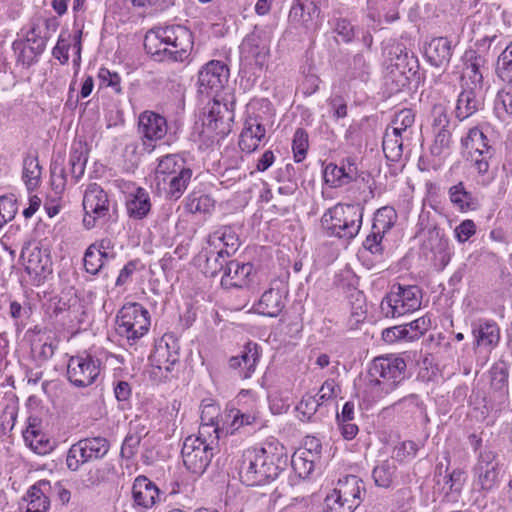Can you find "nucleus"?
<instances>
[{
	"mask_svg": "<svg viewBox=\"0 0 512 512\" xmlns=\"http://www.w3.org/2000/svg\"><path fill=\"white\" fill-rule=\"evenodd\" d=\"M287 464L285 447L278 442H266L243 451L237 465L239 479L246 486H264L275 481Z\"/></svg>",
	"mask_w": 512,
	"mask_h": 512,
	"instance_id": "f257e3e1",
	"label": "nucleus"
},
{
	"mask_svg": "<svg viewBox=\"0 0 512 512\" xmlns=\"http://www.w3.org/2000/svg\"><path fill=\"white\" fill-rule=\"evenodd\" d=\"M214 405L204 408L201 415L202 423L198 436H188L182 446L181 455L185 467L193 474L202 475L209 466L214 450L220 438V427L215 417L209 414L217 413Z\"/></svg>",
	"mask_w": 512,
	"mask_h": 512,
	"instance_id": "f03ea898",
	"label": "nucleus"
},
{
	"mask_svg": "<svg viewBox=\"0 0 512 512\" xmlns=\"http://www.w3.org/2000/svg\"><path fill=\"white\" fill-rule=\"evenodd\" d=\"M192 32L181 25L155 27L144 39V48L157 61H185L193 49Z\"/></svg>",
	"mask_w": 512,
	"mask_h": 512,
	"instance_id": "7ed1b4c3",
	"label": "nucleus"
},
{
	"mask_svg": "<svg viewBox=\"0 0 512 512\" xmlns=\"http://www.w3.org/2000/svg\"><path fill=\"white\" fill-rule=\"evenodd\" d=\"M406 367L404 359L395 355L374 358L367 373V390L374 398L391 393L405 379Z\"/></svg>",
	"mask_w": 512,
	"mask_h": 512,
	"instance_id": "20e7f679",
	"label": "nucleus"
},
{
	"mask_svg": "<svg viewBox=\"0 0 512 512\" xmlns=\"http://www.w3.org/2000/svg\"><path fill=\"white\" fill-rule=\"evenodd\" d=\"M115 324L116 333L134 345L149 331L150 314L139 303H126L118 311Z\"/></svg>",
	"mask_w": 512,
	"mask_h": 512,
	"instance_id": "39448f33",
	"label": "nucleus"
},
{
	"mask_svg": "<svg viewBox=\"0 0 512 512\" xmlns=\"http://www.w3.org/2000/svg\"><path fill=\"white\" fill-rule=\"evenodd\" d=\"M421 298V289L417 285L396 283L383 298L381 309L387 317H399L419 309Z\"/></svg>",
	"mask_w": 512,
	"mask_h": 512,
	"instance_id": "423d86ee",
	"label": "nucleus"
},
{
	"mask_svg": "<svg viewBox=\"0 0 512 512\" xmlns=\"http://www.w3.org/2000/svg\"><path fill=\"white\" fill-rule=\"evenodd\" d=\"M110 450V442L102 436L87 437L72 444L66 455V466L78 471L86 463L103 459Z\"/></svg>",
	"mask_w": 512,
	"mask_h": 512,
	"instance_id": "0eeeda50",
	"label": "nucleus"
},
{
	"mask_svg": "<svg viewBox=\"0 0 512 512\" xmlns=\"http://www.w3.org/2000/svg\"><path fill=\"white\" fill-rule=\"evenodd\" d=\"M473 476L480 493L486 495L497 489L502 479L498 453L488 448L482 450L473 467Z\"/></svg>",
	"mask_w": 512,
	"mask_h": 512,
	"instance_id": "6e6552de",
	"label": "nucleus"
},
{
	"mask_svg": "<svg viewBox=\"0 0 512 512\" xmlns=\"http://www.w3.org/2000/svg\"><path fill=\"white\" fill-rule=\"evenodd\" d=\"M462 145L468 150L469 160L480 176L488 182L492 179L489 175V160L493 156V148L489 145L487 136L477 127L471 128Z\"/></svg>",
	"mask_w": 512,
	"mask_h": 512,
	"instance_id": "1a4fd4ad",
	"label": "nucleus"
},
{
	"mask_svg": "<svg viewBox=\"0 0 512 512\" xmlns=\"http://www.w3.org/2000/svg\"><path fill=\"white\" fill-rule=\"evenodd\" d=\"M100 375V361L94 356L84 353L71 356L67 364V378L78 388H84L96 382Z\"/></svg>",
	"mask_w": 512,
	"mask_h": 512,
	"instance_id": "9d476101",
	"label": "nucleus"
},
{
	"mask_svg": "<svg viewBox=\"0 0 512 512\" xmlns=\"http://www.w3.org/2000/svg\"><path fill=\"white\" fill-rule=\"evenodd\" d=\"M108 194L97 183L87 186L83 197V225L86 229L95 227L96 221L105 218L109 213Z\"/></svg>",
	"mask_w": 512,
	"mask_h": 512,
	"instance_id": "9b49d317",
	"label": "nucleus"
},
{
	"mask_svg": "<svg viewBox=\"0 0 512 512\" xmlns=\"http://www.w3.org/2000/svg\"><path fill=\"white\" fill-rule=\"evenodd\" d=\"M229 79V69L226 64L212 60L205 64L198 73L199 92L201 94L221 91Z\"/></svg>",
	"mask_w": 512,
	"mask_h": 512,
	"instance_id": "f8f14e48",
	"label": "nucleus"
},
{
	"mask_svg": "<svg viewBox=\"0 0 512 512\" xmlns=\"http://www.w3.org/2000/svg\"><path fill=\"white\" fill-rule=\"evenodd\" d=\"M20 257L24 261L25 271L39 281L52 272L49 255L38 246H32L30 241L23 244Z\"/></svg>",
	"mask_w": 512,
	"mask_h": 512,
	"instance_id": "ddd939ff",
	"label": "nucleus"
},
{
	"mask_svg": "<svg viewBox=\"0 0 512 512\" xmlns=\"http://www.w3.org/2000/svg\"><path fill=\"white\" fill-rule=\"evenodd\" d=\"M179 346L171 335H165L149 356L150 364L158 370L171 372L179 362Z\"/></svg>",
	"mask_w": 512,
	"mask_h": 512,
	"instance_id": "4468645a",
	"label": "nucleus"
},
{
	"mask_svg": "<svg viewBox=\"0 0 512 512\" xmlns=\"http://www.w3.org/2000/svg\"><path fill=\"white\" fill-rule=\"evenodd\" d=\"M241 57L246 61H254L262 66L269 54V44L265 35L260 30H254L248 34L240 45Z\"/></svg>",
	"mask_w": 512,
	"mask_h": 512,
	"instance_id": "2eb2a0df",
	"label": "nucleus"
},
{
	"mask_svg": "<svg viewBox=\"0 0 512 512\" xmlns=\"http://www.w3.org/2000/svg\"><path fill=\"white\" fill-rule=\"evenodd\" d=\"M261 354V347L254 342L244 345L240 355L232 356L229 359V367L238 370L242 379H248L254 373Z\"/></svg>",
	"mask_w": 512,
	"mask_h": 512,
	"instance_id": "dca6fc26",
	"label": "nucleus"
},
{
	"mask_svg": "<svg viewBox=\"0 0 512 512\" xmlns=\"http://www.w3.org/2000/svg\"><path fill=\"white\" fill-rule=\"evenodd\" d=\"M253 269V264L250 262L229 260L221 277V285L226 289L243 288L249 284Z\"/></svg>",
	"mask_w": 512,
	"mask_h": 512,
	"instance_id": "f3484780",
	"label": "nucleus"
},
{
	"mask_svg": "<svg viewBox=\"0 0 512 512\" xmlns=\"http://www.w3.org/2000/svg\"><path fill=\"white\" fill-rule=\"evenodd\" d=\"M334 491L338 494V498H342L354 511L363 500L365 484L358 476L347 475L338 480Z\"/></svg>",
	"mask_w": 512,
	"mask_h": 512,
	"instance_id": "a211bd4d",
	"label": "nucleus"
},
{
	"mask_svg": "<svg viewBox=\"0 0 512 512\" xmlns=\"http://www.w3.org/2000/svg\"><path fill=\"white\" fill-rule=\"evenodd\" d=\"M132 498L135 505L149 509L160 499L158 487L144 475L135 478L132 486Z\"/></svg>",
	"mask_w": 512,
	"mask_h": 512,
	"instance_id": "6ab92c4d",
	"label": "nucleus"
},
{
	"mask_svg": "<svg viewBox=\"0 0 512 512\" xmlns=\"http://www.w3.org/2000/svg\"><path fill=\"white\" fill-rule=\"evenodd\" d=\"M474 347L493 348L500 340V329L493 320L480 318L472 322Z\"/></svg>",
	"mask_w": 512,
	"mask_h": 512,
	"instance_id": "aec40b11",
	"label": "nucleus"
},
{
	"mask_svg": "<svg viewBox=\"0 0 512 512\" xmlns=\"http://www.w3.org/2000/svg\"><path fill=\"white\" fill-rule=\"evenodd\" d=\"M139 132L150 141L162 139L168 130L165 117L153 111H144L139 116Z\"/></svg>",
	"mask_w": 512,
	"mask_h": 512,
	"instance_id": "412c9836",
	"label": "nucleus"
},
{
	"mask_svg": "<svg viewBox=\"0 0 512 512\" xmlns=\"http://www.w3.org/2000/svg\"><path fill=\"white\" fill-rule=\"evenodd\" d=\"M452 41L447 37L433 38L425 48L427 61L434 67L447 66L453 55Z\"/></svg>",
	"mask_w": 512,
	"mask_h": 512,
	"instance_id": "4be33fe9",
	"label": "nucleus"
},
{
	"mask_svg": "<svg viewBox=\"0 0 512 512\" xmlns=\"http://www.w3.org/2000/svg\"><path fill=\"white\" fill-rule=\"evenodd\" d=\"M52 484L43 479L36 482L27 492L25 500L27 507L25 512H47L50 506Z\"/></svg>",
	"mask_w": 512,
	"mask_h": 512,
	"instance_id": "5701e85b",
	"label": "nucleus"
},
{
	"mask_svg": "<svg viewBox=\"0 0 512 512\" xmlns=\"http://www.w3.org/2000/svg\"><path fill=\"white\" fill-rule=\"evenodd\" d=\"M463 75L468 78L475 88L482 87L483 73L486 70V59L475 50H467L463 55Z\"/></svg>",
	"mask_w": 512,
	"mask_h": 512,
	"instance_id": "b1692460",
	"label": "nucleus"
},
{
	"mask_svg": "<svg viewBox=\"0 0 512 512\" xmlns=\"http://www.w3.org/2000/svg\"><path fill=\"white\" fill-rule=\"evenodd\" d=\"M476 89L475 87L465 88L463 86V90L458 95L455 116L460 121L472 116L481 108L482 101Z\"/></svg>",
	"mask_w": 512,
	"mask_h": 512,
	"instance_id": "393cba45",
	"label": "nucleus"
},
{
	"mask_svg": "<svg viewBox=\"0 0 512 512\" xmlns=\"http://www.w3.org/2000/svg\"><path fill=\"white\" fill-rule=\"evenodd\" d=\"M364 208L359 204H347L345 220L341 223V233L338 239L350 241L354 239L361 228Z\"/></svg>",
	"mask_w": 512,
	"mask_h": 512,
	"instance_id": "a878e982",
	"label": "nucleus"
},
{
	"mask_svg": "<svg viewBox=\"0 0 512 512\" xmlns=\"http://www.w3.org/2000/svg\"><path fill=\"white\" fill-rule=\"evenodd\" d=\"M364 208L359 204H347L345 220L341 223V233L338 239L350 241L354 239L361 228Z\"/></svg>",
	"mask_w": 512,
	"mask_h": 512,
	"instance_id": "bb28decb",
	"label": "nucleus"
},
{
	"mask_svg": "<svg viewBox=\"0 0 512 512\" xmlns=\"http://www.w3.org/2000/svg\"><path fill=\"white\" fill-rule=\"evenodd\" d=\"M208 242L216 248L222 244V250L226 256H232L240 247V239L235 229L231 226H222L209 235Z\"/></svg>",
	"mask_w": 512,
	"mask_h": 512,
	"instance_id": "cd10ccee",
	"label": "nucleus"
},
{
	"mask_svg": "<svg viewBox=\"0 0 512 512\" xmlns=\"http://www.w3.org/2000/svg\"><path fill=\"white\" fill-rule=\"evenodd\" d=\"M126 209L129 217L142 220L151 210V201L149 193L142 187L130 193L126 200Z\"/></svg>",
	"mask_w": 512,
	"mask_h": 512,
	"instance_id": "c85d7f7f",
	"label": "nucleus"
},
{
	"mask_svg": "<svg viewBox=\"0 0 512 512\" xmlns=\"http://www.w3.org/2000/svg\"><path fill=\"white\" fill-rule=\"evenodd\" d=\"M347 204L338 203L327 209L321 217L320 224L323 233L328 237H339L341 223L345 220Z\"/></svg>",
	"mask_w": 512,
	"mask_h": 512,
	"instance_id": "c756f323",
	"label": "nucleus"
},
{
	"mask_svg": "<svg viewBox=\"0 0 512 512\" xmlns=\"http://www.w3.org/2000/svg\"><path fill=\"white\" fill-rule=\"evenodd\" d=\"M450 202L461 212L474 211L479 207L478 198L460 181L448 190Z\"/></svg>",
	"mask_w": 512,
	"mask_h": 512,
	"instance_id": "7c9ffc66",
	"label": "nucleus"
},
{
	"mask_svg": "<svg viewBox=\"0 0 512 512\" xmlns=\"http://www.w3.org/2000/svg\"><path fill=\"white\" fill-rule=\"evenodd\" d=\"M284 307L285 303L281 292L276 289H269L262 294L257 304H255L254 310L263 316L277 317Z\"/></svg>",
	"mask_w": 512,
	"mask_h": 512,
	"instance_id": "2f4dec72",
	"label": "nucleus"
},
{
	"mask_svg": "<svg viewBox=\"0 0 512 512\" xmlns=\"http://www.w3.org/2000/svg\"><path fill=\"white\" fill-rule=\"evenodd\" d=\"M356 169L353 165H349L348 168L344 166H337L336 164L330 163L324 170V180L332 187H340L349 184L356 179Z\"/></svg>",
	"mask_w": 512,
	"mask_h": 512,
	"instance_id": "473e14b6",
	"label": "nucleus"
},
{
	"mask_svg": "<svg viewBox=\"0 0 512 512\" xmlns=\"http://www.w3.org/2000/svg\"><path fill=\"white\" fill-rule=\"evenodd\" d=\"M317 453H313L311 449H300L291 457V466L295 474L300 479H306L314 470V462Z\"/></svg>",
	"mask_w": 512,
	"mask_h": 512,
	"instance_id": "72a5a7b5",
	"label": "nucleus"
},
{
	"mask_svg": "<svg viewBox=\"0 0 512 512\" xmlns=\"http://www.w3.org/2000/svg\"><path fill=\"white\" fill-rule=\"evenodd\" d=\"M192 174L190 168H182L180 173L178 172L175 175L167 177L166 183H163L167 197L174 200L179 199L186 190Z\"/></svg>",
	"mask_w": 512,
	"mask_h": 512,
	"instance_id": "f704fd0d",
	"label": "nucleus"
},
{
	"mask_svg": "<svg viewBox=\"0 0 512 512\" xmlns=\"http://www.w3.org/2000/svg\"><path fill=\"white\" fill-rule=\"evenodd\" d=\"M182 168H189L186 166L184 158L178 154H168L159 160L156 167V178L163 183H166V179L169 176L180 173Z\"/></svg>",
	"mask_w": 512,
	"mask_h": 512,
	"instance_id": "c9c22d12",
	"label": "nucleus"
},
{
	"mask_svg": "<svg viewBox=\"0 0 512 512\" xmlns=\"http://www.w3.org/2000/svg\"><path fill=\"white\" fill-rule=\"evenodd\" d=\"M406 136L387 127L382 141V148L386 158L390 161H398L403 153V139Z\"/></svg>",
	"mask_w": 512,
	"mask_h": 512,
	"instance_id": "e433bc0d",
	"label": "nucleus"
},
{
	"mask_svg": "<svg viewBox=\"0 0 512 512\" xmlns=\"http://www.w3.org/2000/svg\"><path fill=\"white\" fill-rule=\"evenodd\" d=\"M23 438L27 445L39 455H46L54 449V442L33 427L26 429Z\"/></svg>",
	"mask_w": 512,
	"mask_h": 512,
	"instance_id": "4c0bfd02",
	"label": "nucleus"
},
{
	"mask_svg": "<svg viewBox=\"0 0 512 512\" xmlns=\"http://www.w3.org/2000/svg\"><path fill=\"white\" fill-rule=\"evenodd\" d=\"M42 168L37 155H27L23 160L22 179L28 190L35 189L40 182Z\"/></svg>",
	"mask_w": 512,
	"mask_h": 512,
	"instance_id": "58836bf2",
	"label": "nucleus"
},
{
	"mask_svg": "<svg viewBox=\"0 0 512 512\" xmlns=\"http://www.w3.org/2000/svg\"><path fill=\"white\" fill-rule=\"evenodd\" d=\"M396 219L397 213L395 209L389 206H384L376 211L372 229L376 231V234H385L394 226Z\"/></svg>",
	"mask_w": 512,
	"mask_h": 512,
	"instance_id": "ea45409f",
	"label": "nucleus"
},
{
	"mask_svg": "<svg viewBox=\"0 0 512 512\" xmlns=\"http://www.w3.org/2000/svg\"><path fill=\"white\" fill-rule=\"evenodd\" d=\"M329 0H305L303 3L293 5L290 10V17L295 19L298 13L303 14L307 11V20H318L320 18L322 8L328 6Z\"/></svg>",
	"mask_w": 512,
	"mask_h": 512,
	"instance_id": "a19ab883",
	"label": "nucleus"
},
{
	"mask_svg": "<svg viewBox=\"0 0 512 512\" xmlns=\"http://www.w3.org/2000/svg\"><path fill=\"white\" fill-rule=\"evenodd\" d=\"M224 115H220L219 118H213L209 121H204L203 124L206 129L220 138L225 137L231 131V124L234 119L232 110H223Z\"/></svg>",
	"mask_w": 512,
	"mask_h": 512,
	"instance_id": "79ce46f5",
	"label": "nucleus"
},
{
	"mask_svg": "<svg viewBox=\"0 0 512 512\" xmlns=\"http://www.w3.org/2000/svg\"><path fill=\"white\" fill-rule=\"evenodd\" d=\"M214 206L215 200L208 194L193 192L187 197L186 207L191 213H209Z\"/></svg>",
	"mask_w": 512,
	"mask_h": 512,
	"instance_id": "37998d69",
	"label": "nucleus"
},
{
	"mask_svg": "<svg viewBox=\"0 0 512 512\" xmlns=\"http://www.w3.org/2000/svg\"><path fill=\"white\" fill-rule=\"evenodd\" d=\"M9 315L16 327L23 329L27 325V320L32 315V307L27 301L20 303L17 300H12L9 304Z\"/></svg>",
	"mask_w": 512,
	"mask_h": 512,
	"instance_id": "c03bdc74",
	"label": "nucleus"
},
{
	"mask_svg": "<svg viewBox=\"0 0 512 512\" xmlns=\"http://www.w3.org/2000/svg\"><path fill=\"white\" fill-rule=\"evenodd\" d=\"M87 154L82 148L72 149L69 154V172L74 183L78 182L85 172Z\"/></svg>",
	"mask_w": 512,
	"mask_h": 512,
	"instance_id": "a18cd8bd",
	"label": "nucleus"
},
{
	"mask_svg": "<svg viewBox=\"0 0 512 512\" xmlns=\"http://www.w3.org/2000/svg\"><path fill=\"white\" fill-rule=\"evenodd\" d=\"M395 471L396 466L392 462L387 460L381 462L372 472L375 484L383 488L390 487L394 479Z\"/></svg>",
	"mask_w": 512,
	"mask_h": 512,
	"instance_id": "49530a36",
	"label": "nucleus"
},
{
	"mask_svg": "<svg viewBox=\"0 0 512 512\" xmlns=\"http://www.w3.org/2000/svg\"><path fill=\"white\" fill-rule=\"evenodd\" d=\"M333 32L340 38L343 43H350L354 40L356 28L347 18L334 17L330 20Z\"/></svg>",
	"mask_w": 512,
	"mask_h": 512,
	"instance_id": "de8ad7c7",
	"label": "nucleus"
},
{
	"mask_svg": "<svg viewBox=\"0 0 512 512\" xmlns=\"http://www.w3.org/2000/svg\"><path fill=\"white\" fill-rule=\"evenodd\" d=\"M99 251L96 244H91L84 253V268L91 275H97L104 268V262L101 261Z\"/></svg>",
	"mask_w": 512,
	"mask_h": 512,
	"instance_id": "09e8293b",
	"label": "nucleus"
},
{
	"mask_svg": "<svg viewBox=\"0 0 512 512\" xmlns=\"http://www.w3.org/2000/svg\"><path fill=\"white\" fill-rule=\"evenodd\" d=\"M47 40V32L42 33L40 26L33 23L31 29L26 34L25 42L28 43L31 51H35L41 55L46 48Z\"/></svg>",
	"mask_w": 512,
	"mask_h": 512,
	"instance_id": "8fccbe9b",
	"label": "nucleus"
},
{
	"mask_svg": "<svg viewBox=\"0 0 512 512\" xmlns=\"http://www.w3.org/2000/svg\"><path fill=\"white\" fill-rule=\"evenodd\" d=\"M308 147L309 141L307 131L303 128L296 129L292 141V150L295 162H302L306 158Z\"/></svg>",
	"mask_w": 512,
	"mask_h": 512,
	"instance_id": "3c124183",
	"label": "nucleus"
},
{
	"mask_svg": "<svg viewBox=\"0 0 512 512\" xmlns=\"http://www.w3.org/2000/svg\"><path fill=\"white\" fill-rule=\"evenodd\" d=\"M494 109L499 117L503 115L512 116V85L508 84L498 91L494 102Z\"/></svg>",
	"mask_w": 512,
	"mask_h": 512,
	"instance_id": "603ef678",
	"label": "nucleus"
},
{
	"mask_svg": "<svg viewBox=\"0 0 512 512\" xmlns=\"http://www.w3.org/2000/svg\"><path fill=\"white\" fill-rule=\"evenodd\" d=\"M143 437L144 434L141 431H130L123 440L120 457L126 460L132 459L136 455Z\"/></svg>",
	"mask_w": 512,
	"mask_h": 512,
	"instance_id": "864d4df0",
	"label": "nucleus"
},
{
	"mask_svg": "<svg viewBox=\"0 0 512 512\" xmlns=\"http://www.w3.org/2000/svg\"><path fill=\"white\" fill-rule=\"evenodd\" d=\"M414 121L415 115L412 110L403 109L395 115L389 127L407 137V131L413 125Z\"/></svg>",
	"mask_w": 512,
	"mask_h": 512,
	"instance_id": "5fc2aeb1",
	"label": "nucleus"
},
{
	"mask_svg": "<svg viewBox=\"0 0 512 512\" xmlns=\"http://www.w3.org/2000/svg\"><path fill=\"white\" fill-rule=\"evenodd\" d=\"M117 476V469L112 463H104L95 470H90L88 481L92 485H98L102 482H108Z\"/></svg>",
	"mask_w": 512,
	"mask_h": 512,
	"instance_id": "6e6d98bb",
	"label": "nucleus"
},
{
	"mask_svg": "<svg viewBox=\"0 0 512 512\" xmlns=\"http://www.w3.org/2000/svg\"><path fill=\"white\" fill-rule=\"evenodd\" d=\"M229 257L230 256H226V253L222 250H218L216 253H211L206 259V273L210 274L212 277L216 276L220 272L224 273L225 265L229 261Z\"/></svg>",
	"mask_w": 512,
	"mask_h": 512,
	"instance_id": "4d7b16f0",
	"label": "nucleus"
},
{
	"mask_svg": "<svg viewBox=\"0 0 512 512\" xmlns=\"http://www.w3.org/2000/svg\"><path fill=\"white\" fill-rule=\"evenodd\" d=\"M452 143L451 130L435 131V139L431 146V153L434 156H441L450 149Z\"/></svg>",
	"mask_w": 512,
	"mask_h": 512,
	"instance_id": "13d9d810",
	"label": "nucleus"
},
{
	"mask_svg": "<svg viewBox=\"0 0 512 512\" xmlns=\"http://www.w3.org/2000/svg\"><path fill=\"white\" fill-rule=\"evenodd\" d=\"M18 414L16 404L6 405L0 415V431L3 435L10 433L15 425Z\"/></svg>",
	"mask_w": 512,
	"mask_h": 512,
	"instance_id": "bf43d9fd",
	"label": "nucleus"
},
{
	"mask_svg": "<svg viewBox=\"0 0 512 512\" xmlns=\"http://www.w3.org/2000/svg\"><path fill=\"white\" fill-rule=\"evenodd\" d=\"M17 211V199L13 194L0 197V216L4 218L5 223L13 220Z\"/></svg>",
	"mask_w": 512,
	"mask_h": 512,
	"instance_id": "052dcab7",
	"label": "nucleus"
},
{
	"mask_svg": "<svg viewBox=\"0 0 512 512\" xmlns=\"http://www.w3.org/2000/svg\"><path fill=\"white\" fill-rule=\"evenodd\" d=\"M320 406L321 403L319 402L317 396L306 394L296 406V409L300 414L310 420Z\"/></svg>",
	"mask_w": 512,
	"mask_h": 512,
	"instance_id": "680f3d73",
	"label": "nucleus"
},
{
	"mask_svg": "<svg viewBox=\"0 0 512 512\" xmlns=\"http://www.w3.org/2000/svg\"><path fill=\"white\" fill-rule=\"evenodd\" d=\"M13 49L15 51L19 50L17 60L26 67H30L36 63L38 61V57L40 56V54L36 53L35 51H31V48L26 46L24 42L15 41L13 43Z\"/></svg>",
	"mask_w": 512,
	"mask_h": 512,
	"instance_id": "e2e57ef3",
	"label": "nucleus"
},
{
	"mask_svg": "<svg viewBox=\"0 0 512 512\" xmlns=\"http://www.w3.org/2000/svg\"><path fill=\"white\" fill-rule=\"evenodd\" d=\"M496 75L503 82L510 84L512 82V59L507 58V53L498 56L496 62Z\"/></svg>",
	"mask_w": 512,
	"mask_h": 512,
	"instance_id": "0e129e2a",
	"label": "nucleus"
},
{
	"mask_svg": "<svg viewBox=\"0 0 512 512\" xmlns=\"http://www.w3.org/2000/svg\"><path fill=\"white\" fill-rule=\"evenodd\" d=\"M325 512H353V509L346 504L342 498H338V494L333 490L324 500Z\"/></svg>",
	"mask_w": 512,
	"mask_h": 512,
	"instance_id": "69168bd1",
	"label": "nucleus"
},
{
	"mask_svg": "<svg viewBox=\"0 0 512 512\" xmlns=\"http://www.w3.org/2000/svg\"><path fill=\"white\" fill-rule=\"evenodd\" d=\"M405 325L407 326V329H409L408 341H413L424 335V333L430 328L431 321L429 318L420 317Z\"/></svg>",
	"mask_w": 512,
	"mask_h": 512,
	"instance_id": "338daca9",
	"label": "nucleus"
},
{
	"mask_svg": "<svg viewBox=\"0 0 512 512\" xmlns=\"http://www.w3.org/2000/svg\"><path fill=\"white\" fill-rule=\"evenodd\" d=\"M242 133L253 136V138L261 142L265 139L266 129L256 117H248L245 121Z\"/></svg>",
	"mask_w": 512,
	"mask_h": 512,
	"instance_id": "774afa93",
	"label": "nucleus"
}]
</instances>
